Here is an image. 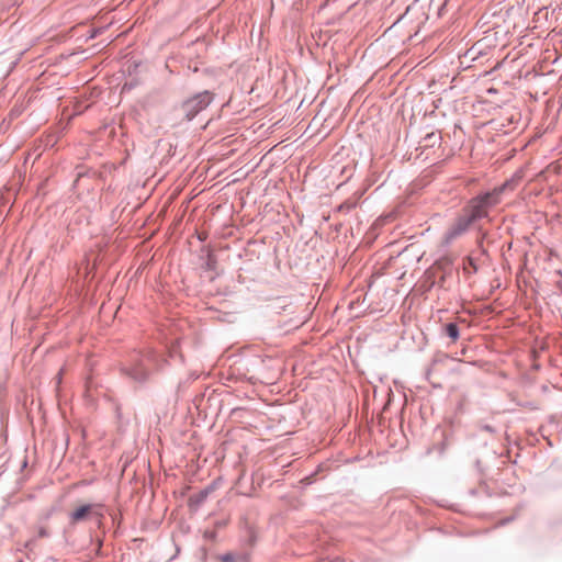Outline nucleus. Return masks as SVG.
Instances as JSON below:
<instances>
[{"label":"nucleus","mask_w":562,"mask_h":562,"mask_svg":"<svg viewBox=\"0 0 562 562\" xmlns=\"http://www.w3.org/2000/svg\"><path fill=\"white\" fill-rule=\"evenodd\" d=\"M510 184V181H506L498 188H495L491 192H485L473 198L465 209V215L471 218L473 223L488 215V209L496 205L499 202V195Z\"/></svg>","instance_id":"obj_1"},{"label":"nucleus","mask_w":562,"mask_h":562,"mask_svg":"<svg viewBox=\"0 0 562 562\" xmlns=\"http://www.w3.org/2000/svg\"><path fill=\"white\" fill-rule=\"evenodd\" d=\"M442 156L439 130L427 132L424 135V164H428L427 168L436 167L438 162L443 160Z\"/></svg>","instance_id":"obj_2"},{"label":"nucleus","mask_w":562,"mask_h":562,"mask_svg":"<svg viewBox=\"0 0 562 562\" xmlns=\"http://www.w3.org/2000/svg\"><path fill=\"white\" fill-rule=\"evenodd\" d=\"M484 235L476 240V248L467 257L463 258V273L468 277L479 271V266L485 262L488 258V251L483 245Z\"/></svg>","instance_id":"obj_3"},{"label":"nucleus","mask_w":562,"mask_h":562,"mask_svg":"<svg viewBox=\"0 0 562 562\" xmlns=\"http://www.w3.org/2000/svg\"><path fill=\"white\" fill-rule=\"evenodd\" d=\"M212 101L210 92H201L193 98L187 100L182 104V111L188 120L193 119L200 111L204 110Z\"/></svg>","instance_id":"obj_4"},{"label":"nucleus","mask_w":562,"mask_h":562,"mask_svg":"<svg viewBox=\"0 0 562 562\" xmlns=\"http://www.w3.org/2000/svg\"><path fill=\"white\" fill-rule=\"evenodd\" d=\"M472 224H473V222L465 214L458 217V220L447 231L446 239L447 240L456 239L457 237H459L463 233H465Z\"/></svg>","instance_id":"obj_5"},{"label":"nucleus","mask_w":562,"mask_h":562,"mask_svg":"<svg viewBox=\"0 0 562 562\" xmlns=\"http://www.w3.org/2000/svg\"><path fill=\"white\" fill-rule=\"evenodd\" d=\"M92 505H83L77 508L75 512L71 513L70 521L72 524H76L78 521L85 520L92 513Z\"/></svg>","instance_id":"obj_6"},{"label":"nucleus","mask_w":562,"mask_h":562,"mask_svg":"<svg viewBox=\"0 0 562 562\" xmlns=\"http://www.w3.org/2000/svg\"><path fill=\"white\" fill-rule=\"evenodd\" d=\"M443 334L452 340H457L460 336L457 323H447L442 326Z\"/></svg>","instance_id":"obj_7"},{"label":"nucleus","mask_w":562,"mask_h":562,"mask_svg":"<svg viewBox=\"0 0 562 562\" xmlns=\"http://www.w3.org/2000/svg\"><path fill=\"white\" fill-rule=\"evenodd\" d=\"M439 361L436 360L431 367L429 368V370L426 372L425 374V379L431 384L432 387L437 389V387H440L441 386V382L434 379V372L438 366Z\"/></svg>","instance_id":"obj_8"},{"label":"nucleus","mask_w":562,"mask_h":562,"mask_svg":"<svg viewBox=\"0 0 562 562\" xmlns=\"http://www.w3.org/2000/svg\"><path fill=\"white\" fill-rule=\"evenodd\" d=\"M131 375L135 379V380H143L145 379L146 376V372L143 368H135L132 372H131Z\"/></svg>","instance_id":"obj_9"},{"label":"nucleus","mask_w":562,"mask_h":562,"mask_svg":"<svg viewBox=\"0 0 562 562\" xmlns=\"http://www.w3.org/2000/svg\"><path fill=\"white\" fill-rule=\"evenodd\" d=\"M38 538H46L49 536L48 529L45 526H41L37 529Z\"/></svg>","instance_id":"obj_10"},{"label":"nucleus","mask_w":562,"mask_h":562,"mask_svg":"<svg viewBox=\"0 0 562 562\" xmlns=\"http://www.w3.org/2000/svg\"><path fill=\"white\" fill-rule=\"evenodd\" d=\"M423 278H424V290H425L426 286H427V282L430 279V274H429V270L428 269L424 270Z\"/></svg>","instance_id":"obj_11"},{"label":"nucleus","mask_w":562,"mask_h":562,"mask_svg":"<svg viewBox=\"0 0 562 562\" xmlns=\"http://www.w3.org/2000/svg\"><path fill=\"white\" fill-rule=\"evenodd\" d=\"M233 560L232 555L231 554H227V555H224L223 557V561L224 562H231Z\"/></svg>","instance_id":"obj_12"},{"label":"nucleus","mask_w":562,"mask_h":562,"mask_svg":"<svg viewBox=\"0 0 562 562\" xmlns=\"http://www.w3.org/2000/svg\"><path fill=\"white\" fill-rule=\"evenodd\" d=\"M558 286L562 291V280L558 282Z\"/></svg>","instance_id":"obj_13"},{"label":"nucleus","mask_w":562,"mask_h":562,"mask_svg":"<svg viewBox=\"0 0 562 562\" xmlns=\"http://www.w3.org/2000/svg\"><path fill=\"white\" fill-rule=\"evenodd\" d=\"M510 520H512V518H507V519H505L504 521H502V524L508 522V521H510Z\"/></svg>","instance_id":"obj_14"}]
</instances>
